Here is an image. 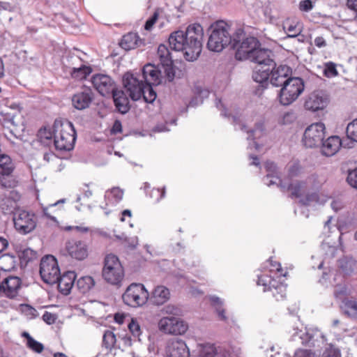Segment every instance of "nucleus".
<instances>
[{"mask_svg": "<svg viewBox=\"0 0 357 357\" xmlns=\"http://www.w3.org/2000/svg\"><path fill=\"white\" fill-rule=\"evenodd\" d=\"M112 95L114 105L121 114L127 113L130 109L129 100L124 91L116 89L111 94Z\"/></svg>", "mask_w": 357, "mask_h": 357, "instance_id": "35", "label": "nucleus"}, {"mask_svg": "<svg viewBox=\"0 0 357 357\" xmlns=\"http://www.w3.org/2000/svg\"><path fill=\"white\" fill-rule=\"evenodd\" d=\"M282 86L279 94L280 102L289 105L303 93L304 82L300 77H289Z\"/></svg>", "mask_w": 357, "mask_h": 357, "instance_id": "8", "label": "nucleus"}, {"mask_svg": "<svg viewBox=\"0 0 357 357\" xmlns=\"http://www.w3.org/2000/svg\"><path fill=\"white\" fill-rule=\"evenodd\" d=\"M123 197V191L119 188H113L107 190L105 195L107 205H116L121 202Z\"/></svg>", "mask_w": 357, "mask_h": 357, "instance_id": "39", "label": "nucleus"}, {"mask_svg": "<svg viewBox=\"0 0 357 357\" xmlns=\"http://www.w3.org/2000/svg\"><path fill=\"white\" fill-rule=\"evenodd\" d=\"M14 169L15 165L10 157L6 154L0 155V176H8Z\"/></svg>", "mask_w": 357, "mask_h": 357, "instance_id": "37", "label": "nucleus"}, {"mask_svg": "<svg viewBox=\"0 0 357 357\" xmlns=\"http://www.w3.org/2000/svg\"><path fill=\"white\" fill-rule=\"evenodd\" d=\"M149 292L141 283H132L122 295L123 303L132 307H142L149 301Z\"/></svg>", "mask_w": 357, "mask_h": 357, "instance_id": "7", "label": "nucleus"}, {"mask_svg": "<svg viewBox=\"0 0 357 357\" xmlns=\"http://www.w3.org/2000/svg\"><path fill=\"white\" fill-rule=\"evenodd\" d=\"M294 332L292 334V339L294 341L299 340L301 343L307 347H314L316 342L319 339H323L324 335L317 329L314 328H305L304 331L294 329Z\"/></svg>", "mask_w": 357, "mask_h": 357, "instance_id": "14", "label": "nucleus"}, {"mask_svg": "<svg viewBox=\"0 0 357 357\" xmlns=\"http://www.w3.org/2000/svg\"><path fill=\"white\" fill-rule=\"evenodd\" d=\"M40 275L44 282L50 284H56L59 279L60 269L54 257L47 255L42 258Z\"/></svg>", "mask_w": 357, "mask_h": 357, "instance_id": "9", "label": "nucleus"}, {"mask_svg": "<svg viewBox=\"0 0 357 357\" xmlns=\"http://www.w3.org/2000/svg\"><path fill=\"white\" fill-rule=\"evenodd\" d=\"M72 66H70V73L73 78L77 79H86L92 72L90 66L86 65L79 56H72L70 57Z\"/></svg>", "mask_w": 357, "mask_h": 357, "instance_id": "21", "label": "nucleus"}, {"mask_svg": "<svg viewBox=\"0 0 357 357\" xmlns=\"http://www.w3.org/2000/svg\"><path fill=\"white\" fill-rule=\"evenodd\" d=\"M20 285L21 280L18 277H8L0 284V293H3L8 298H14L17 296Z\"/></svg>", "mask_w": 357, "mask_h": 357, "instance_id": "26", "label": "nucleus"}, {"mask_svg": "<svg viewBox=\"0 0 357 357\" xmlns=\"http://www.w3.org/2000/svg\"><path fill=\"white\" fill-rule=\"evenodd\" d=\"M26 346L29 349L38 354H40L44 349L43 344L33 338L30 340L29 342H26Z\"/></svg>", "mask_w": 357, "mask_h": 357, "instance_id": "53", "label": "nucleus"}, {"mask_svg": "<svg viewBox=\"0 0 357 357\" xmlns=\"http://www.w3.org/2000/svg\"><path fill=\"white\" fill-rule=\"evenodd\" d=\"M91 82L93 87L102 96H110L116 89L115 82L107 75H93Z\"/></svg>", "mask_w": 357, "mask_h": 357, "instance_id": "15", "label": "nucleus"}, {"mask_svg": "<svg viewBox=\"0 0 357 357\" xmlns=\"http://www.w3.org/2000/svg\"><path fill=\"white\" fill-rule=\"evenodd\" d=\"M141 40L137 33H129L123 36L121 46L122 48L129 50L135 49L136 47L139 46Z\"/></svg>", "mask_w": 357, "mask_h": 357, "instance_id": "38", "label": "nucleus"}, {"mask_svg": "<svg viewBox=\"0 0 357 357\" xmlns=\"http://www.w3.org/2000/svg\"><path fill=\"white\" fill-rule=\"evenodd\" d=\"M346 133L349 139L357 142V119L347 125Z\"/></svg>", "mask_w": 357, "mask_h": 357, "instance_id": "47", "label": "nucleus"}, {"mask_svg": "<svg viewBox=\"0 0 357 357\" xmlns=\"http://www.w3.org/2000/svg\"><path fill=\"white\" fill-rule=\"evenodd\" d=\"M283 192L291 191L292 197H299L305 193L307 188L306 182L296 181L290 183L289 181L283 180L280 183L278 187Z\"/></svg>", "mask_w": 357, "mask_h": 357, "instance_id": "28", "label": "nucleus"}, {"mask_svg": "<svg viewBox=\"0 0 357 357\" xmlns=\"http://www.w3.org/2000/svg\"><path fill=\"white\" fill-rule=\"evenodd\" d=\"M209 92L207 90H201L199 94L194 97L189 103V107H196L203 102L204 98H207Z\"/></svg>", "mask_w": 357, "mask_h": 357, "instance_id": "50", "label": "nucleus"}, {"mask_svg": "<svg viewBox=\"0 0 357 357\" xmlns=\"http://www.w3.org/2000/svg\"><path fill=\"white\" fill-rule=\"evenodd\" d=\"M162 312L164 314L172 315L171 317H176L181 315V314H182V310L179 307H178L174 305H166L163 308Z\"/></svg>", "mask_w": 357, "mask_h": 357, "instance_id": "51", "label": "nucleus"}, {"mask_svg": "<svg viewBox=\"0 0 357 357\" xmlns=\"http://www.w3.org/2000/svg\"><path fill=\"white\" fill-rule=\"evenodd\" d=\"M14 227L21 234L31 232L36 227V219L33 213L26 211H19L13 216Z\"/></svg>", "mask_w": 357, "mask_h": 357, "instance_id": "13", "label": "nucleus"}, {"mask_svg": "<svg viewBox=\"0 0 357 357\" xmlns=\"http://www.w3.org/2000/svg\"><path fill=\"white\" fill-rule=\"evenodd\" d=\"M123 84L130 98L134 101L143 98L146 102L153 103L157 98L153 87L146 86L139 75L126 73L123 77Z\"/></svg>", "mask_w": 357, "mask_h": 357, "instance_id": "2", "label": "nucleus"}, {"mask_svg": "<svg viewBox=\"0 0 357 357\" xmlns=\"http://www.w3.org/2000/svg\"><path fill=\"white\" fill-rule=\"evenodd\" d=\"M199 353L201 357H215L218 354V349L213 344L206 343L199 346Z\"/></svg>", "mask_w": 357, "mask_h": 357, "instance_id": "44", "label": "nucleus"}, {"mask_svg": "<svg viewBox=\"0 0 357 357\" xmlns=\"http://www.w3.org/2000/svg\"><path fill=\"white\" fill-rule=\"evenodd\" d=\"M38 137L40 138V140L43 143L49 144L47 141H52V134L50 130H47L45 128L43 129H40L38 132Z\"/></svg>", "mask_w": 357, "mask_h": 357, "instance_id": "58", "label": "nucleus"}, {"mask_svg": "<svg viewBox=\"0 0 357 357\" xmlns=\"http://www.w3.org/2000/svg\"><path fill=\"white\" fill-rule=\"evenodd\" d=\"M93 98V94L92 91L89 88H84L81 91H78L73 95L72 103L75 108L82 110L89 107Z\"/></svg>", "mask_w": 357, "mask_h": 357, "instance_id": "24", "label": "nucleus"}, {"mask_svg": "<svg viewBox=\"0 0 357 357\" xmlns=\"http://www.w3.org/2000/svg\"><path fill=\"white\" fill-rule=\"evenodd\" d=\"M54 144L59 151H70L76 140V132L70 121L55 122Z\"/></svg>", "mask_w": 357, "mask_h": 357, "instance_id": "5", "label": "nucleus"}, {"mask_svg": "<svg viewBox=\"0 0 357 357\" xmlns=\"http://www.w3.org/2000/svg\"><path fill=\"white\" fill-rule=\"evenodd\" d=\"M210 30L207 43L210 51L220 52L231 43L230 26L225 21L215 22L211 25Z\"/></svg>", "mask_w": 357, "mask_h": 357, "instance_id": "4", "label": "nucleus"}, {"mask_svg": "<svg viewBox=\"0 0 357 357\" xmlns=\"http://www.w3.org/2000/svg\"><path fill=\"white\" fill-rule=\"evenodd\" d=\"M347 180L351 187L357 188V167L349 172Z\"/></svg>", "mask_w": 357, "mask_h": 357, "instance_id": "59", "label": "nucleus"}, {"mask_svg": "<svg viewBox=\"0 0 357 357\" xmlns=\"http://www.w3.org/2000/svg\"><path fill=\"white\" fill-rule=\"evenodd\" d=\"M338 266L346 275L357 273V261L352 257H343L338 261Z\"/></svg>", "mask_w": 357, "mask_h": 357, "instance_id": "36", "label": "nucleus"}, {"mask_svg": "<svg viewBox=\"0 0 357 357\" xmlns=\"http://www.w3.org/2000/svg\"><path fill=\"white\" fill-rule=\"evenodd\" d=\"M142 79L146 86H157L161 83L162 72L155 66L148 63L142 68Z\"/></svg>", "mask_w": 357, "mask_h": 357, "instance_id": "23", "label": "nucleus"}, {"mask_svg": "<svg viewBox=\"0 0 357 357\" xmlns=\"http://www.w3.org/2000/svg\"><path fill=\"white\" fill-rule=\"evenodd\" d=\"M22 312L29 318H35L38 316L37 310L29 305L24 304L21 305Z\"/></svg>", "mask_w": 357, "mask_h": 357, "instance_id": "56", "label": "nucleus"}, {"mask_svg": "<svg viewBox=\"0 0 357 357\" xmlns=\"http://www.w3.org/2000/svg\"><path fill=\"white\" fill-rule=\"evenodd\" d=\"M322 357H341L340 351L332 345H329L324 351Z\"/></svg>", "mask_w": 357, "mask_h": 357, "instance_id": "55", "label": "nucleus"}, {"mask_svg": "<svg viewBox=\"0 0 357 357\" xmlns=\"http://www.w3.org/2000/svg\"><path fill=\"white\" fill-rule=\"evenodd\" d=\"M168 357H189L190 350L185 342L179 338L169 340L166 347Z\"/></svg>", "mask_w": 357, "mask_h": 357, "instance_id": "22", "label": "nucleus"}, {"mask_svg": "<svg viewBox=\"0 0 357 357\" xmlns=\"http://www.w3.org/2000/svg\"><path fill=\"white\" fill-rule=\"evenodd\" d=\"M66 250L70 257L79 261L85 259L89 255L88 245L82 241H68L66 244Z\"/></svg>", "mask_w": 357, "mask_h": 357, "instance_id": "20", "label": "nucleus"}, {"mask_svg": "<svg viewBox=\"0 0 357 357\" xmlns=\"http://www.w3.org/2000/svg\"><path fill=\"white\" fill-rule=\"evenodd\" d=\"M341 307L348 316L357 317V301L345 298L342 301Z\"/></svg>", "mask_w": 357, "mask_h": 357, "instance_id": "41", "label": "nucleus"}, {"mask_svg": "<svg viewBox=\"0 0 357 357\" xmlns=\"http://www.w3.org/2000/svg\"><path fill=\"white\" fill-rule=\"evenodd\" d=\"M296 119V114L294 112H285L280 119V123L283 125H289Z\"/></svg>", "mask_w": 357, "mask_h": 357, "instance_id": "52", "label": "nucleus"}, {"mask_svg": "<svg viewBox=\"0 0 357 357\" xmlns=\"http://www.w3.org/2000/svg\"><path fill=\"white\" fill-rule=\"evenodd\" d=\"M257 285L263 287V291H271L276 301L282 300L286 296L287 288L281 282L274 279V276L269 275L267 270L258 275Z\"/></svg>", "mask_w": 357, "mask_h": 357, "instance_id": "10", "label": "nucleus"}, {"mask_svg": "<svg viewBox=\"0 0 357 357\" xmlns=\"http://www.w3.org/2000/svg\"><path fill=\"white\" fill-rule=\"evenodd\" d=\"M159 330L166 334L181 335L186 333L188 324L176 317H164L158 321Z\"/></svg>", "mask_w": 357, "mask_h": 357, "instance_id": "12", "label": "nucleus"}, {"mask_svg": "<svg viewBox=\"0 0 357 357\" xmlns=\"http://www.w3.org/2000/svg\"><path fill=\"white\" fill-rule=\"evenodd\" d=\"M265 169L267 174L263 179L264 184L268 186L275 185L277 187H279L280 183H282L283 180L279 176L276 165L273 162L267 161L265 163Z\"/></svg>", "mask_w": 357, "mask_h": 357, "instance_id": "32", "label": "nucleus"}, {"mask_svg": "<svg viewBox=\"0 0 357 357\" xmlns=\"http://www.w3.org/2000/svg\"><path fill=\"white\" fill-rule=\"evenodd\" d=\"M324 75L328 77H334L337 75L335 65L333 63L330 62L326 65Z\"/></svg>", "mask_w": 357, "mask_h": 357, "instance_id": "60", "label": "nucleus"}, {"mask_svg": "<svg viewBox=\"0 0 357 357\" xmlns=\"http://www.w3.org/2000/svg\"><path fill=\"white\" fill-rule=\"evenodd\" d=\"M334 219L330 216L325 222L323 235L325 236L321 250L324 254V260L333 258L337 252V246L341 245L342 233L334 223Z\"/></svg>", "mask_w": 357, "mask_h": 357, "instance_id": "3", "label": "nucleus"}, {"mask_svg": "<svg viewBox=\"0 0 357 357\" xmlns=\"http://www.w3.org/2000/svg\"><path fill=\"white\" fill-rule=\"evenodd\" d=\"M259 40L255 37L244 39L236 46L235 57L237 60H249L257 48L260 46Z\"/></svg>", "mask_w": 357, "mask_h": 357, "instance_id": "18", "label": "nucleus"}, {"mask_svg": "<svg viewBox=\"0 0 357 357\" xmlns=\"http://www.w3.org/2000/svg\"><path fill=\"white\" fill-rule=\"evenodd\" d=\"M76 274L74 271H67L62 275H59V279L56 282L59 291L64 295H68L75 282Z\"/></svg>", "mask_w": 357, "mask_h": 357, "instance_id": "34", "label": "nucleus"}, {"mask_svg": "<svg viewBox=\"0 0 357 357\" xmlns=\"http://www.w3.org/2000/svg\"><path fill=\"white\" fill-rule=\"evenodd\" d=\"M204 31L199 24L189 25L185 31L172 32L168 38L169 47L176 52H182L187 61L196 60L201 54Z\"/></svg>", "mask_w": 357, "mask_h": 357, "instance_id": "1", "label": "nucleus"}, {"mask_svg": "<svg viewBox=\"0 0 357 357\" xmlns=\"http://www.w3.org/2000/svg\"><path fill=\"white\" fill-rule=\"evenodd\" d=\"M273 53L271 50L266 48H261L259 46L249 61L256 63L257 66H275V63L271 58Z\"/></svg>", "mask_w": 357, "mask_h": 357, "instance_id": "27", "label": "nucleus"}, {"mask_svg": "<svg viewBox=\"0 0 357 357\" xmlns=\"http://www.w3.org/2000/svg\"><path fill=\"white\" fill-rule=\"evenodd\" d=\"M43 319L47 324H52L54 323L56 317L54 314L46 311L43 315Z\"/></svg>", "mask_w": 357, "mask_h": 357, "instance_id": "64", "label": "nucleus"}, {"mask_svg": "<svg viewBox=\"0 0 357 357\" xmlns=\"http://www.w3.org/2000/svg\"><path fill=\"white\" fill-rule=\"evenodd\" d=\"M265 269H268V273H273L276 277H286L287 272L282 268L281 264L278 261L270 258L266 263Z\"/></svg>", "mask_w": 357, "mask_h": 357, "instance_id": "40", "label": "nucleus"}, {"mask_svg": "<svg viewBox=\"0 0 357 357\" xmlns=\"http://www.w3.org/2000/svg\"><path fill=\"white\" fill-rule=\"evenodd\" d=\"M128 326L130 331L135 337L139 336L140 333H141L140 326H139L138 322L137 321V320L132 319L130 320V321L129 322Z\"/></svg>", "mask_w": 357, "mask_h": 357, "instance_id": "57", "label": "nucleus"}, {"mask_svg": "<svg viewBox=\"0 0 357 357\" xmlns=\"http://www.w3.org/2000/svg\"><path fill=\"white\" fill-rule=\"evenodd\" d=\"M321 153L327 157L334 155L341 146V140L337 136H331L321 143Z\"/></svg>", "mask_w": 357, "mask_h": 357, "instance_id": "33", "label": "nucleus"}, {"mask_svg": "<svg viewBox=\"0 0 357 357\" xmlns=\"http://www.w3.org/2000/svg\"><path fill=\"white\" fill-rule=\"evenodd\" d=\"M158 18V13L155 12L152 17L146 20L144 25V29L148 31L150 30L153 27V24L156 22Z\"/></svg>", "mask_w": 357, "mask_h": 357, "instance_id": "62", "label": "nucleus"}, {"mask_svg": "<svg viewBox=\"0 0 357 357\" xmlns=\"http://www.w3.org/2000/svg\"><path fill=\"white\" fill-rule=\"evenodd\" d=\"M325 134L324 123L322 122L314 123L305 128L302 142L307 148H315L323 142Z\"/></svg>", "mask_w": 357, "mask_h": 357, "instance_id": "11", "label": "nucleus"}, {"mask_svg": "<svg viewBox=\"0 0 357 357\" xmlns=\"http://www.w3.org/2000/svg\"><path fill=\"white\" fill-rule=\"evenodd\" d=\"M208 300L212 307L215 309L216 314L225 309L224 301L220 297L215 295H211L208 296Z\"/></svg>", "mask_w": 357, "mask_h": 357, "instance_id": "48", "label": "nucleus"}, {"mask_svg": "<svg viewBox=\"0 0 357 357\" xmlns=\"http://www.w3.org/2000/svg\"><path fill=\"white\" fill-rule=\"evenodd\" d=\"M146 195L153 199V203L157 204L165 197V187L162 190L160 188H153L151 190L149 194L146 192Z\"/></svg>", "mask_w": 357, "mask_h": 357, "instance_id": "46", "label": "nucleus"}, {"mask_svg": "<svg viewBox=\"0 0 357 357\" xmlns=\"http://www.w3.org/2000/svg\"><path fill=\"white\" fill-rule=\"evenodd\" d=\"M300 166L298 163H294L288 169V176L290 178L297 176L300 172Z\"/></svg>", "mask_w": 357, "mask_h": 357, "instance_id": "61", "label": "nucleus"}, {"mask_svg": "<svg viewBox=\"0 0 357 357\" xmlns=\"http://www.w3.org/2000/svg\"><path fill=\"white\" fill-rule=\"evenodd\" d=\"M158 56L163 68L164 73L169 82H172L175 76L173 68V61L170 52L165 45H160L158 47Z\"/></svg>", "mask_w": 357, "mask_h": 357, "instance_id": "19", "label": "nucleus"}, {"mask_svg": "<svg viewBox=\"0 0 357 357\" xmlns=\"http://www.w3.org/2000/svg\"><path fill=\"white\" fill-rule=\"evenodd\" d=\"M291 70L289 67L286 65H281L278 67H273L271 70L270 82L274 86H282L284 82L289 78V75Z\"/></svg>", "mask_w": 357, "mask_h": 357, "instance_id": "25", "label": "nucleus"}, {"mask_svg": "<svg viewBox=\"0 0 357 357\" xmlns=\"http://www.w3.org/2000/svg\"><path fill=\"white\" fill-rule=\"evenodd\" d=\"M329 102L328 96L321 90L312 92L305 101V108L307 110L316 112L324 109Z\"/></svg>", "mask_w": 357, "mask_h": 357, "instance_id": "16", "label": "nucleus"}, {"mask_svg": "<svg viewBox=\"0 0 357 357\" xmlns=\"http://www.w3.org/2000/svg\"><path fill=\"white\" fill-rule=\"evenodd\" d=\"M316 202L319 204H324L326 202V199L323 195H319L317 193H312L307 196V203L310 204V202Z\"/></svg>", "mask_w": 357, "mask_h": 357, "instance_id": "54", "label": "nucleus"}, {"mask_svg": "<svg viewBox=\"0 0 357 357\" xmlns=\"http://www.w3.org/2000/svg\"><path fill=\"white\" fill-rule=\"evenodd\" d=\"M238 129V128H236ZM238 129L244 130L248 132V140L250 141L248 146V149L252 151L255 149L256 151H259L261 145L257 142L255 140L259 139L266 135V130L264 124L262 121L256 123L255 126L252 130H248L247 126L244 124H238Z\"/></svg>", "mask_w": 357, "mask_h": 357, "instance_id": "17", "label": "nucleus"}, {"mask_svg": "<svg viewBox=\"0 0 357 357\" xmlns=\"http://www.w3.org/2000/svg\"><path fill=\"white\" fill-rule=\"evenodd\" d=\"M283 29L287 33L288 38L298 36L302 31L301 26L298 22L289 24L288 21L283 24Z\"/></svg>", "mask_w": 357, "mask_h": 357, "instance_id": "43", "label": "nucleus"}, {"mask_svg": "<svg viewBox=\"0 0 357 357\" xmlns=\"http://www.w3.org/2000/svg\"><path fill=\"white\" fill-rule=\"evenodd\" d=\"M313 8L312 2L310 0L301 1L299 3V8L302 11L308 12Z\"/></svg>", "mask_w": 357, "mask_h": 357, "instance_id": "63", "label": "nucleus"}, {"mask_svg": "<svg viewBox=\"0 0 357 357\" xmlns=\"http://www.w3.org/2000/svg\"><path fill=\"white\" fill-rule=\"evenodd\" d=\"M116 342V337L114 333L109 330L105 331L102 337V345L107 349H112L114 347Z\"/></svg>", "mask_w": 357, "mask_h": 357, "instance_id": "45", "label": "nucleus"}, {"mask_svg": "<svg viewBox=\"0 0 357 357\" xmlns=\"http://www.w3.org/2000/svg\"><path fill=\"white\" fill-rule=\"evenodd\" d=\"M170 291L163 285H158L154 288L151 294H149V301L154 305H162L169 301Z\"/></svg>", "mask_w": 357, "mask_h": 357, "instance_id": "31", "label": "nucleus"}, {"mask_svg": "<svg viewBox=\"0 0 357 357\" xmlns=\"http://www.w3.org/2000/svg\"><path fill=\"white\" fill-rule=\"evenodd\" d=\"M20 199V195L15 190H10L0 198V208L4 213H10L17 206V202Z\"/></svg>", "mask_w": 357, "mask_h": 357, "instance_id": "29", "label": "nucleus"}, {"mask_svg": "<svg viewBox=\"0 0 357 357\" xmlns=\"http://www.w3.org/2000/svg\"><path fill=\"white\" fill-rule=\"evenodd\" d=\"M102 275L104 280L111 284L118 285L121 282L124 277V271L117 256L114 254L105 256Z\"/></svg>", "mask_w": 357, "mask_h": 357, "instance_id": "6", "label": "nucleus"}, {"mask_svg": "<svg viewBox=\"0 0 357 357\" xmlns=\"http://www.w3.org/2000/svg\"><path fill=\"white\" fill-rule=\"evenodd\" d=\"M349 290L344 284H341L335 286L334 289V296L337 299L344 300L345 296L349 294Z\"/></svg>", "mask_w": 357, "mask_h": 357, "instance_id": "49", "label": "nucleus"}, {"mask_svg": "<svg viewBox=\"0 0 357 357\" xmlns=\"http://www.w3.org/2000/svg\"><path fill=\"white\" fill-rule=\"evenodd\" d=\"M274 66H257L252 74V79L255 82L259 83V87L261 89H266L269 83L271 70Z\"/></svg>", "mask_w": 357, "mask_h": 357, "instance_id": "30", "label": "nucleus"}, {"mask_svg": "<svg viewBox=\"0 0 357 357\" xmlns=\"http://www.w3.org/2000/svg\"><path fill=\"white\" fill-rule=\"evenodd\" d=\"M95 284L94 280L91 276H83L77 281V286L79 291L85 294L88 292Z\"/></svg>", "mask_w": 357, "mask_h": 357, "instance_id": "42", "label": "nucleus"}]
</instances>
